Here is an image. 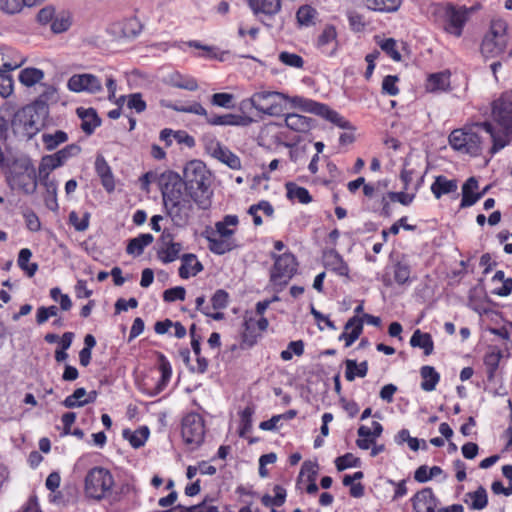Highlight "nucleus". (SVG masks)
I'll list each match as a JSON object with an SVG mask.
<instances>
[{
  "instance_id": "obj_21",
  "label": "nucleus",
  "mask_w": 512,
  "mask_h": 512,
  "mask_svg": "<svg viewBox=\"0 0 512 512\" xmlns=\"http://www.w3.org/2000/svg\"><path fill=\"white\" fill-rule=\"evenodd\" d=\"M158 362L161 377L157 381L156 385L149 392V395L151 397L157 396L167 387L172 375V368L170 362L168 361L164 354L158 353Z\"/></svg>"
},
{
  "instance_id": "obj_23",
  "label": "nucleus",
  "mask_w": 512,
  "mask_h": 512,
  "mask_svg": "<svg viewBox=\"0 0 512 512\" xmlns=\"http://www.w3.org/2000/svg\"><path fill=\"white\" fill-rule=\"evenodd\" d=\"M77 115L82 121L81 129L87 135H91L94 130L101 124V119L98 117L96 110L93 108H77Z\"/></svg>"
},
{
  "instance_id": "obj_2",
  "label": "nucleus",
  "mask_w": 512,
  "mask_h": 512,
  "mask_svg": "<svg viewBox=\"0 0 512 512\" xmlns=\"http://www.w3.org/2000/svg\"><path fill=\"white\" fill-rule=\"evenodd\" d=\"M475 128L484 131L492 146L489 153L496 154L512 140V90L504 92L492 103V121L476 123Z\"/></svg>"
},
{
  "instance_id": "obj_31",
  "label": "nucleus",
  "mask_w": 512,
  "mask_h": 512,
  "mask_svg": "<svg viewBox=\"0 0 512 512\" xmlns=\"http://www.w3.org/2000/svg\"><path fill=\"white\" fill-rule=\"evenodd\" d=\"M166 83L172 87L188 91H195L198 89V83L195 78L188 75H182L179 72L169 74Z\"/></svg>"
},
{
  "instance_id": "obj_7",
  "label": "nucleus",
  "mask_w": 512,
  "mask_h": 512,
  "mask_svg": "<svg viewBox=\"0 0 512 512\" xmlns=\"http://www.w3.org/2000/svg\"><path fill=\"white\" fill-rule=\"evenodd\" d=\"M271 257L275 260L271 271V281L277 285H286L297 270L296 258L292 253L276 255L272 253Z\"/></svg>"
},
{
  "instance_id": "obj_41",
  "label": "nucleus",
  "mask_w": 512,
  "mask_h": 512,
  "mask_svg": "<svg viewBox=\"0 0 512 512\" xmlns=\"http://www.w3.org/2000/svg\"><path fill=\"white\" fill-rule=\"evenodd\" d=\"M318 16L317 10L310 5H303L296 12V19L300 26L310 27L315 24Z\"/></svg>"
},
{
  "instance_id": "obj_36",
  "label": "nucleus",
  "mask_w": 512,
  "mask_h": 512,
  "mask_svg": "<svg viewBox=\"0 0 512 512\" xmlns=\"http://www.w3.org/2000/svg\"><path fill=\"white\" fill-rule=\"evenodd\" d=\"M466 502L472 510H482L488 504L487 491L483 486H479L475 491L466 494Z\"/></svg>"
},
{
  "instance_id": "obj_35",
  "label": "nucleus",
  "mask_w": 512,
  "mask_h": 512,
  "mask_svg": "<svg viewBox=\"0 0 512 512\" xmlns=\"http://www.w3.org/2000/svg\"><path fill=\"white\" fill-rule=\"evenodd\" d=\"M154 240V237L149 233L140 234L139 236L129 240L126 252L130 255H141L148 245Z\"/></svg>"
},
{
  "instance_id": "obj_49",
  "label": "nucleus",
  "mask_w": 512,
  "mask_h": 512,
  "mask_svg": "<svg viewBox=\"0 0 512 512\" xmlns=\"http://www.w3.org/2000/svg\"><path fill=\"white\" fill-rule=\"evenodd\" d=\"M44 77V72L37 68H25L19 74V81L27 86L31 87L41 81Z\"/></svg>"
},
{
  "instance_id": "obj_25",
  "label": "nucleus",
  "mask_w": 512,
  "mask_h": 512,
  "mask_svg": "<svg viewBox=\"0 0 512 512\" xmlns=\"http://www.w3.org/2000/svg\"><path fill=\"white\" fill-rule=\"evenodd\" d=\"M255 15L274 16L281 10V0H248Z\"/></svg>"
},
{
  "instance_id": "obj_45",
  "label": "nucleus",
  "mask_w": 512,
  "mask_h": 512,
  "mask_svg": "<svg viewBox=\"0 0 512 512\" xmlns=\"http://www.w3.org/2000/svg\"><path fill=\"white\" fill-rule=\"evenodd\" d=\"M287 197L291 200L296 199L302 204H308L312 201V197L309 191L296 185L295 183L289 182L286 184Z\"/></svg>"
},
{
  "instance_id": "obj_59",
  "label": "nucleus",
  "mask_w": 512,
  "mask_h": 512,
  "mask_svg": "<svg viewBox=\"0 0 512 512\" xmlns=\"http://www.w3.org/2000/svg\"><path fill=\"white\" fill-rule=\"evenodd\" d=\"M336 467L339 471H343L350 467H359L361 461L358 457L354 456L352 453H347L343 456H340L335 461Z\"/></svg>"
},
{
  "instance_id": "obj_38",
  "label": "nucleus",
  "mask_w": 512,
  "mask_h": 512,
  "mask_svg": "<svg viewBox=\"0 0 512 512\" xmlns=\"http://www.w3.org/2000/svg\"><path fill=\"white\" fill-rule=\"evenodd\" d=\"M119 27L120 35L124 38H135L142 31V24L137 18H129L119 23L114 28Z\"/></svg>"
},
{
  "instance_id": "obj_4",
  "label": "nucleus",
  "mask_w": 512,
  "mask_h": 512,
  "mask_svg": "<svg viewBox=\"0 0 512 512\" xmlns=\"http://www.w3.org/2000/svg\"><path fill=\"white\" fill-rule=\"evenodd\" d=\"M114 486V479L109 470L94 467L84 479V493L89 499L100 501L108 497Z\"/></svg>"
},
{
  "instance_id": "obj_40",
  "label": "nucleus",
  "mask_w": 512,
  "mask_h": 512,
  "mask_svg": "<svg viewBox=\"0 0 512 512\" xmlns=\"http://www.w3.org/2000/svg\"><path fill=\"white\" fill-rule=\"evenodd\" d=\"M450 85L449 74L439 72L431 74L426 82V89L429 92L445 91Z\"/></svg>"
},
{
  "instance_id": "obj_14",
  "label": "nucleus",
  "mask_w": 512,
  "mask_h": 512,
  "mask_svg": "<svg viewBox=\"0 0 512 512\" xmlns=\"http://www.w3.org/2000/svg\"><path fill=\"white\" fill-rule=\"evenodd\" d=\"M206 150L212 157L226 164L229 168L238 170L241 168L240 158L223 146L219 141L211 139L206 143Z\"/></svg>"
},
{
  "instance_id": "obj_24",
  "label": "nucleus",
  "mask_w": 512,
  "mask_h": 512,
  "mask_svg": "<svg viewBox=\"0 0 512 512\" xmlns=\"http://www.w3.org/2000/svg\"><path fill=\"white\" fill-rule=\"evenodd\" d=\"M95 170L105 190L112 192L115 189L113 174L107 161L101 155L97 156L95 160Z\"/></svg>"
},
{
  "instance_id": "obj_44",
  "label": "nucleus",
  "mask_w": 512,
  "mask_h": 512,
  "mask_svg": "<svg viewBox=\"0 0 512 512\" xmlns=\"http://www.w3.org/2000/svg\"><path fill=\"white\" fill-rule=\"evenodd\" d=\"M32 252L28 248H23L18 254V266L27 274L28 277H33L38 270L37 263H29Z\"/></svg>"
},
{
  "instance_id": "obj_50",
  "label": "nucleus",
  "mask_w": 512,
  "mask_h": 512,
  "mask_svg": "<svg viewBox=\"0 0 512 512\" xmlns=\"http://www.w3.org/2000/svg\"><path fill=\"white\" fill-rule=\"evenodd\" d=\"M167 107L171 108L172 110H174L176 112L191 113V114H195V115H199V116H204L206 122L208 121V118H209V113L199 102H193L190 105L174 104V105H168Z\"/></svg>"
},
{
  "instance_id": "obj_8",
  "label": "nucleus",
  "mask_w": 512,
  "mask_h": 512,
  "mask_svg": "<svg viewBox=\"0 0 512 512\" xmlns=\"http://www.w3.org/2000/svg\"><path fill=\"white\" fill-rule=\"evenodd\" d=\"M364 322L373 326H379L381 319L366 313L362 317H351L344 326V332L339 336V340L345 341V347H350L359 338L363 331Z\"/></svg>"
},
{
  "instance_id": "obj_60",
  "label": "nucleus",
  "mask_w": 512,
  "mask_h": 512,
  "mask_svg": "<svg viewBox=\"0 0 512 512\" xmlns=\"http://www.w3.org/2000/svg\"><path fill=\"white\" fill-rule=\"evenodd\" d=\"M279 60L286 66L293 68H302L304 65V60L300 55L287 51H283L279 54Z\"/></svg>"
},
{
  "instance_id": "obj_6",
  "label": "nucleus",
  "mask_w": 512,
  "mask_h": 512,
  "mask_svg": "<svg viewBox=\"0 0 512 512\" xmlns=\"http://www.w3.org/2000/svg\"><path fill=\"white\" fill-rule=\"evenodd\" d=\"M506 29L507 25L502 20L491 22L490 29L485 34L480 47L484 57H497L505 51L507 46Z\"/></svg>"
},
{
  "instance_id": "obj_39",
  "label": "nucleus",
  "mask_w": 512,
  "mask_h": 512,
  "mask_svg": "<svg viewBox=\"0 0 512 512\" xmlns=\"http://www.w3.org/2000/svg\"><path fill=\"white\" fill-rule=\"evenodd\" d=\"M423 381L421 382V388L424 391H433L439 382L440 375L432 366H423L420 370Z\"/></svg>"
},
{
  "instance_id": "obj_63",
  "label": "nucleus",
  "mask_w": 512,
  "mask_h": 512,
  "mask_svg": "<svg viewBox=\"0 0 512 512\" xmlns=\"http://www.w3.org/2000/svg\"><path fill=\"white\" fill-rule=\"evenodd\" d=\"M182 265L179 268V276L182 279H188L191 276L190 271H192L193 261L196 260V255L194 254H184L181 257Z\"/></svg>"
},
{
  "instance_id": "obj_55",
  "label": "nucleus",
  "mask_w": 512,
  "mask_h": 512,
  "mask_svg": "<svg viewBox=\"0 0 512 512\" xmlns=\"http://www.w3.org/2000/svg\"><path fill=\"white\" fill-rule=\"evenodd\" d=\"M87 394V391L85 388L80 387L77 388L71 395L67 396L62 404L66 408H77V407H83L84 406V398Z\"/></svg>"
},
{
  "instance_id": "obj_22",
  "label": "nucleus",
  "mask_w": 512,
  "mask_h": 512,
  "mask_svg": "<svg viewBox=\"0 0 512 512\" xmlns=\"http://www.w3.org/2000/svg\"><path fill=\"white\" fill-rule=\"evenodd\" d=\"M478 180L475 177L468 178L462 186L461 208L471 207L483 197V193H478Z\"/></svg>"
},
{
  "instance_id": "obj_48",
  "label": "nucleus",
  "mask_w": 512,
  "mask_h": 512,
  "mask_svg": "<svg viewBox=\"0 0 512 512\" xmlns=\"http://www.w3.org/2000/svg\"><path fill=\"white\" fill-rule=\"evenodd\" d=\"M402 0H367V7L380 12H395L401 6Z\"/></svg>"
},
{
  "instance_id": "obj_9",
  "label": "nucleus",
  "mask_w": 512,
  "mask_h": 512,
  "mask_svg": "<svg viewBox=\"0 0 512 512\" xmlns=\"http://www.w3.org/2000/svg\"><path fill=\"white\" fill-rule=\"evenodd\" d=\"M81 148L77 144H70L52 155H46L41 159L39 175L48 178L49 173L62 166L69 158L80 153Z\"/></svg>"
},
{
  "instance_id": "obj_54",
  "label": "nucleus",
  "mask_w": 512,
  "mask_h": 512,
  "mask_svg": "<svg viewBox=\"0 0 512 512\" xmlns=\"http://www.w3.org/2000/svg\"><path fill=\"white\" fill-rule=\"evenodd\" d=\"M71 17L68 13L62 12L55 16L50 28L54 34H60L67 31L71 26Z\"/></svg>"
},
{
  "instance_id": "obj_33",
  "label": "nucleus",
  "mask_w": 512,
  "mask_h": 512,
  "mask_svg": "<svg viewBox=\"0 0 512 512\" xmlns=\"http://www.w3.org/2000/svg\"><path fill=\"white\" fill-rule=\"evenodd\" d=\"M150 431L147 426H141L136 430L124 429L123 438L133 446V448H139L145 444L149 437Z\"/></svg>"
},
{
  "instance_id": "obj_53",
  "label": "nucleus",
  "mask_w": 512,
  "mask_h": 512,
  "mask_svg": "<svg viewBox=\"0 0 512 512\" xmlns=\"http://www.w3.org/2000/svg\"><path fill=\"white\" fill-rule=\"evenodd\" d=\"M394 280L399 285L409 282L411 275L410 265L403 261H398L393 267Z\"/></svg>"
},
{
  "instance_id": "obj_46",
  "label": "nucleus",
  "mask_w": 512,
  "mask_h": 512,
  "mask_svg": "<svg viewBox=\"0 0 512 512\" xmlns=\"http://www.w3.org/2000/svg\"><path fill=\"white\" fill-rule=\"evenodd\" d=\"M482 152V140L477 132L469 131L462 153L478 156Z\"/></svg>"
},
{
  "instance_id": "obj_1",
  "label": "nucleus",
  "mask_w": 512,
  "mask_h": 512,
  "mask_svg": "<svg viewBox=\"0 0 512 512\" xmlns=\"http://www.w3.org/2000/svg\"><path fill=\"white\" fill-rule=\"evenodd\" d=\"M163 205L174 225L184 227L194 212L193 199L183 190L182 177L173 171H165L158 178Z\"/></svg>"
},
{
  "instance_id": "obj_57",
  "label": "nucleus",
  "mask_w": 512,
  "mask_h": 512,
  "mask_svg": "<svg viewBox=\"0 0 512 512\" xmlns=\"http://www.w3.org/2000/svg\"><path fill=\"white\" fill-rule=\"evenodd\" d=\"M43 184L46 186V190L48 193V196L46 198V206L54 211L58 209V203H57V185L54 181H48L47 178L43 176Z\"/></svg>"
},
{
  "instance_id": "obj_30",
  "label": "nucleus",
  "mask_w": 512,
  "mask_h": 512,
  "mask_svg": "<svg viewBox=\"0 0 512 512\" xmlns=\"http://www.w3.org/2000/svg\"><path fill=\"white\" fill-rule=\"evenodd\" d=\"M502 351L497 347H492L484 356L483 362L486 367L487 380L494 381L496 371L499 367L500 360L502 359Z\"/></svg>"
},
{
  "instance_id": "obj_61",
  "label": "nucleus",
  "mask_w": 512,
  "mask_h": 512,
  "mask_svg": "<svg viewBox=\"0 0 512 512\" xmlns=\"http://www.w3.org/2000/svg\"><path fill=\"white\" fill-rule=\"evenodd\" d=\"M233 99L234 96L230 93H215L211 96V104L214 106L229 109L233 107Z\"/></svg>"
},
{
  "instance_id": "obj_3",
  "label": "nucleus",
  "mask_w": 512,
  "mask_h": 512,
  "mask_svg": "<svg viewBox=\"0 0 512 512\" xmlns=\"http://www.w3.org/2000/svg\"><path fill=\"white\" fill-rule=\"evenodd\" d=\"M182 183L183 190L188 192L199 208L207 209L210 206L211 173L202 161L192 160L185 165Z\"/></svg>"
},
{
  "instance_id": "obj_43",
  "label": "nucleus",
  "mask_w": 512,
  "mask_h": 512,
  "mask_svg": "<svg viewBox=\"0 0 512 512\" xmlns=\"http://www.w3.org/2000/svg\"><path fill=\"white\" fill-rule=\"evenodd\" d=\"M394 440L395 444L398 446L407 444L408 448H426V441L424 439H419L417 437L410 436V433L407 429L400 430L395 435Z\"/></svg>"
},
{
  "instance_id": "obj_18",
  "label": "nucleus",
  "mask_w": 512,
  "mask_h": 512,
  "mask_svg": "<svg viewBox=\"0 0 512 512\" xmlns=\"http://www.w3.org/2000/svg\"><path fill=\"white\" fill-rule=\"evenodd\" d=\"M253 122L249 116L227 113L223 115L209 114L207 123L211 126H248Z\"/></svg>"
},
{
  "instance_id": "obj_16",
  "label": "nucleus",
  "mask_w": 512,
  "mask_h": 512,
  "mask_svg": "<svg viewBox=\"0 0 512 512\" xmlns=\"http://www.w3.org/2000/svg\"><path fill=\"white\" fill-rule=\"evenodd\" d=\"M1 55L7 54L0 52V56ZM1 61L3 68H0V96L8 98L13 92V79L9 72L21 67L25 59H20L18 62H8L1 57Z\"/></svg>"
},
{
  "instance_id": "obj_64",
  "label": "nucleus",
  "mask_w": 512,
  "mask_h": 512,
  "mask_svg": "<svg viewBox=\"0 0 512 512\" xmlns=\"http://www.w3.org/2000/svg\"><path fill=\"white\" fill-rule=\"evenodd\" d=\"M229 300V294L223 290L218 289L211 298L212 307L215 310H221L227 307Z\"/></svg>"
},
{
  "instance_id": "obj_20",
  "label": "nucleus",
  "mask_w": 512,
  "mask_h": 512,
  "mask_svg": "<svg viewBox=\"0 0 512 512\" xmlns=\"http://www.w3.org/2000/svg\"><path fill=\"white\" fill-rule=\"evenodd\" d=\"M324 266L339 276H348L349 267L342 256L335 250L329 249L323 253Z\"/></svg>"
},
{
  "instance_id": "obj_28",
  "label": "nucleus",
  "mask_w": 512,
  "mask_h": 512,
  "mask_svg": "<svg viewBox=\"0 0 512 512\" xmlns=\"http://www.w3.org/2000/svg\"><path fill=\"white\" fill-rule=\"evenodd\" d=\"M314 120L297 113L287 114L285 117V125L296 132L307 133L313 126Z\"/></svg>"
},
{
  "instance_id": "obj_29",
  "label": "nucleus",
  "mask_w": 512,
  "mask_h": 512,
  "mask_svg": "<svg viewBox=\"0 0 512 512\" xmlns=\"http://www.w3.org/2000/svg\"><path fill=\"white\" fill-rule=\"evenodd\" d=\"M209 250L217 255H223L238 247L233 238H219L212 235L207 236Z\"/></svg>"
},
{
  "instance_id": "obj_58",
  "label": "nucleus",
  "mask_w": 512,
  "mask_h": 512,
  "mask_svg": "<svg viewBox=\"0 0 512 512\" xmlns=\"http://www.w3.org/2000/svg\"><path fill=\"white\" fill-rule=\"evenodd\" d=\"M468 132L469 131H465L462 129H456V130L452 131L451 134L449 135L450 146L453 149L462 153L463 148L465 147V141H466Z\"/></svg>"
},
{
  "instance_id": "obj_17",
  "label": "nucleus",
  "mask_w": 512,
  "mask_h": 512,
  "mask_svg": "<svg viewBox=\"0 0 512 512\" xmlns=\"http://www.w3.org/2000/svg\"><path fill=\"white\" fill-rule=\"evenodd\" d=\"M414 512H436L438 500L431 488H423L411 499Z\"/></svg>"
},
{
  "instance_id": "obj_51",
  "label": "nucleus",
  "mask_w": 512,
  "mask_h": 512,
  "mask_svg": "<svg viewBox=\"0 0 512 512\" xmlns=\"http://www.w3.org/2000/svg\"><path fill=\"white\" fill-rule=\"evenodd\" d=\"M319 116H322L329 120L331 123L335 124L336 126L343 128V129H349L351 128V125L349 121H347L343 116H341L338 112L330 109L327 105L324 104V109H321V113H318Z\"/></svg>"
},
{
  "instance_id": "obj_37",
  "label": "nucleus",
  "mask_w": 512,
  "mask_h": 512,
  "mask_svg": "<svg viewBox=\"0 0 512 512\" xmlns=\"http://www.w3.org/2000/svg\"><path fill=\"white\" fill-rule=\"evenodd\" d=\"M346 371L345 378L347 381H354L355 377H365L368 373V362L363 361L360 364H357L356 360L347 359L345 361Z\"/></svg>"
},
{
  "instance_id": "obj_11",
  "label": "nucleus",
  "mask_w": 512,
  "mask_h": 512,
  "mask_svg": "<svg viewBox=\"0 0 512 512\" xmlns=\"http://www.w3.org/2000/svg\"><path fill=\"white\" fill-rule=\"evenodd\" d=\"M182 437L187 444L200 445L204 438V423L198 414L187 415L182 422Z\"/></svg>"
},
{
  "instance_id": "obj_56",
  "label": "nucleus",
  "mask_w": 512,
  "mask_h": 512,
  "mask_svg": "<svg viewBox=\"0 0 512 512\" xmlns=\"http://www.w3.org/2000/svg\"><path fill=\"white\" fill-rule=\"evenodd\" d=\"M90 221V213L85 212L82 218L79 217L78 213L71 211L69 213V223L75 228L76 231L83 232L88 229Z\"/></svg>"
},
{
  "instance_id": "obj_26",
  "label": "nucleus",
  "mask_w": 512,
  "mask_h": 512,
  "mask_svg": "<svg viewBox=\"0 0 512 512\" xmlns=\"http://www.w3.org/2000/svg\"><path fill=\"white\" fill-rule=\"evenodd\" d=\"M457 188L458 182L456 179H448L443 175L436 176L431 185V191L436 199H440L443 195L456 192Z\"/></svg>"
},
{
  "instance_id": "obj_19",
  "label": "nucleus",
  "mask_w": 512,
  "mask_h": 512,
  "mask_svg": "<svg viewBox=\"0 0 512 512\" xmlns=\"http://www.w3.org/2000/svg\"><path fill=\"white\" fill-rule=\"evenodd\" d=\"M44 94L40 96L38 100L34 102L33 105L25 106L19 110H17L14 114L13 123L19 122L23 124L26 128H36V121L34 120V113L36 112V108L41 106L44 108L45 100L42 99Z\"/></svg>"
},
{
  "instance_id": "obj_52",
  "label": "nucleus",
  "mask_w": 512,
  "mask_h": 512,
  "mask_svg": "<svg viewBox=\"0 0 512 512\" xmlns=\"http://www.w3.org/2000/svg\"><path fill=\"white\" fill-rule=\"evenodd\" d=\"M274 497L266 494L262 497V503L264 506H276L280 507L285 503L286 490L280 485H275L273 488Z\"/></svg>"
},
{
  "instance_id": "obj_47",
  "label": "nucleus",
  "mask_w": 512,
  "mask_h": 512,
  "mask_svg": "<svg viewBox=\"0 0 512 512\" xmlns=\"http://www.w3.org/2000/svg\"><path fill=\"white\" fill-rule=\"evenodd\" d=\"M68 140V135L62 130H57L54 133H44L42 135V142L48 151L56 149L60 144Z\"/></svg>"
},
{
  "instance_id": "obj_12",
  "label": "nucleus",
  "mask_w": 512,
  "mask_h": 512,
  "mask_svg": "<svg viewBox=\"0 0 512 512\" xmlns=\"http://www.w3.org/2000/svg\"><path fill=\"white\" fill-rule=\"evenodd\" d=\"M182 244L174 241V236L164 230L158 239L157 257L164 264L171 263L179 258Z\"/></svg>"
},
{
  "instance_id": "obj_27",
  "label": "nucleus",
  "mask_w": 512,
  "mask_h": 512,
  "mask_svg": "<svg viewBox=\"0 0 512 512\" xmlns=\"http://www.w3.org/2000/svg\"><path fill=\"white\" fill-rule=\"evenodd\" d=\"M284 101H288L293 108L299 109L303 112H309L318 115L321 109H324V104L318 103L314 100L304 98L302 96H288L284 97Z\"/></svg>"
},
{
  "instance_id": "obj_13",
  "label": "nucleus",
  "mask_w": 512,
  "mask_h": 512,
  "mask_svg": "<svg viewBox=\"0 0 512 512\" xmlns=\"http://www.w3.org/2000/svg\"><path fill=\"white\" fill-rule=\"evenodd\" d=\"M67 87L73 92L95 94L102 90V83L101 80L93 74H75L68 80Z\"/></svg>"
},
{
  "instance_id": "obj_15",
  "label": "nucleus",
  "mask_w": 512,
  "mask_h": 512,
  "mask_svg": "<svg viewBox=\"0 0 512 512\" xmlns=\"http://www.w3.org/2000/svg\"><path fill=\"white\" fill-rule=\"evenodd\" d=\"M467 19V10L464 7L449 6L446 10L444 30L449 34L460 37Z\"/></svg>"
},
{
  "instance_id": "obj_10",
  "label": "nucleus",
  "mask_w": 512,
  "mask_h": 512,
  "mask_svg": "<svg viewBox=\"0 0 512 512\" xmlns=\"http://www.w3.org/2000/svg\"><path fill=\"white\" fill-rule=\"evenodd\" d=\"M11 188H17L26 195H32L37 190V177L34 166L31 163L23 165L22 172H15L9 177Z\"/></svg>"
},
{
  "instance_id": "obj_42",
  "label": "nucleus",
  "mask_w": 512,
  "mask_h": 512,
  "mask_svg": "<svg viewBox=\"0 0 512 512\" xmlns=\"http://www.w3.org/2000/svg\"><path fill=\"white\" fill-rule=\"evenodd\" d=\"M330 43L335 44V47L332 49V51L328 53L329 56H333L337 50L338 44L336 28L333 25L325 26L317 40V45L319 48H323Z\"/></svg>"
},
{
  "instance_id": "obj_32",
  "label": "nucleus",
  "mask_w": 512,
  "mask_h": 512,
  "mask_svg": "<svg viewBox=\"0 0 512 512\" xmlns=\"http://www.w3.org/2000/svg\"><path fill=\"white\" fill-rule=\"evenodd\" d=\"M410 345L423 349L424 354L429 356L433 353L434 342L429 333L421 332L419 329L415 330L410 338Z\"/></svg>"
},
{
  "instance_id": "obj_5",
  "label": "nucleus",
  "mask_w": 512,
  "mask_h": 512,
  "mask_svg": "<svg viewBox=\"0 0 512 512\" xmlns=\"http://www.w3.org/2000/svg\"><path fill=\"white\" fill-rule=\"evenodd\" d=\"M286 97L285 94L277 91H258L255 92L249 99L242 101V107L250 105L257 111L269 115L278 116L283 112L282 101Z\"/></svg>"
},
{
  "instance_id": "obj_34",
  "label": "nucleus",
  "mask_w": 512,
  "mask_h": 512,
  "mask_svg": "<svg viewBox=\"0 0 512 512\" xmlns=\"http://www.w3.org/2000/svg\"><path fill=\"white\" fill-rule=\"evenodd\" d=\"M238 223L236 215H226L223 220L215 223V230L222 238H232Z\"/></svg>"
},
{
  "instance_id": "obj_62",
  "label": "nucleus",
  "mask_w": 512,
  "mask_h": 512,
  "mask_svg": "<svg viewBox=\"0 0 512 512\" xmlns=\"http://www.w3.org/2000/svg\"><path fill=\"white\" fill-rule=\"evenodd\" d=\"M381 49L389 55L394 61L401 60V54L397 50V43L393 38L383 40L380 44Z\"/></svg>"
}]
</instances>
